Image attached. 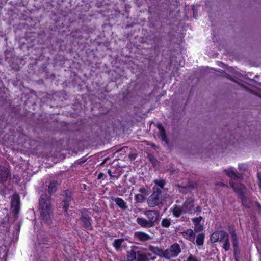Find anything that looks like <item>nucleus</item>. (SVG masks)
<instances>
[{
	"label": "nucleus",
	"instance_id": "6",
	"mask_svg": "<svg viewBox=\"0 0 261 261\" xmlns=\"http://www.w3.org/2000/svg\"><path fill=\"white\" fill-rule=\"evenodd\" d=\"M20 208V199L18 194H14L11 198L10 210L13 213L15 219L17 217Z\"/></svg>",
	"mask_w": 261,
	"mask_h": 261
},
{
	"label": "nucleus",
	"instance_id": "8",
	"mask_svg": "<svg viewBox=\"0 0 261 261\" xmlns=\"http://www.w3.org/2000/svg\"><path fill=\"white\" fill-rule=\"evenodd\" d=\"M229 184L234 191L237 193L240 197L244 196L245 187L241 184H236L233 181V180H229Z\"/></svg>",
	"mask_w": 261,
	"mask_h": 261
},
{
	"label": "nucleus",
	"instance_id": "10",
	"mask_svg": "<svg viewBox=\"0 0 261 261\" xmlns=\"http://www.w3.org/2000/svg\"><path fill=\"white\" fill-rule=\"evenodd\" d=\"M80 220H81L83 227L90 230L92 229L91 219L88 214L82 213Z\"/></svg>",
	"mask_w": 261,
	"mask_h": 261
},
{
	"label": "nucleus",
	"instance_id": "29",
	"mask_svg": "<svg viewBox=\"0 0 261 261\" xmlns=\"http://www.w3.org/2000/svg\"><path fill=\"white\" fill-rule=\"evenodd\" d=\"M145 199L144 196L142 194H136L135 199L137 202H142Z\"/></svg>",
	"mask_w": 261,
	"mask_h": 261
},
{
	"label": "nucleus",
	"instance_id": "3",
	"mask_svg": "<svg viewBox=\"0 0 261 261\" xmlns=\"http://www.w3.org/2000/svg\"><path fill=\"white\" fill-rule=\"evenodd\" d=\"M194 199L190 197L186 199L181 206L175 205L172 209L173 216L179 218L182 214H192L194 207Z\"/></svg>",
	"mask_w": 261,
	"mask_h": 261
},
{
	"label": "nucleus",
	"instance_id": "34",
	"mask_svg": "<svg viewBox=\"0 0 261 261\" xmlns=\"http://www.w3.org/2000/svg\"><path fill=\"white\" fill-rule=\"evenodd\" d=\"M176 186L180 188L179 192L182 194H186L188 192V189L187 187H181L179 185H177Z\"/></svg>",
	"mask_w": 261,
	"mask_h": 261
},
{
	"label": "nucleus",
	"instance_id": "36",
	"mask_svg": "<svg viewBox=\"0 0 261 261\" xmlns=\"http://www.w3.org/2000/svg\"><path fill=\"white\" fill-rule=\"evenodd\" d=\"M255 204L257 207V211H258V213L261 215V205L257 201H255Z\"/></svg>",
	"mask_w": 261,
	"mask_h": 261
},
{
	"label": "nucleus",
	"instance_id": "9",
	"mask_svg": "<svg viewBox=\"0 0 261 261\" xmlns=\"http://www.w3.org/2000/svg\"><path fill=\"white\" fill-rule=\"evenodd\" d=\"M139 248L136 246H132L130 249L127 252V261H134L137 259Z\"/></svg>",
	"mask_w": 261,
	"mask_h": 261
},
{
	"label": "nucleus",
	"instance_id": "7",
	"mask_svg": "<svg viewBox=\"0 0 261 261\" xmlns=\"http://www.w3.org/2000/svg\"><path fill=\"white\" fill-rule=\"evenodd\" d=\"M228 234L224 230H219L213 232L210 237L212 243L223 242L224 240Z\"/></svg>",
	"mask_w": 261,
	"mask_h": 261
},
{
	"label": "nucleus",
	"instance_id": "11",
	"mask_svg": "<svg viewBox=\"0 0 261 261\" xmlns=\"http://www.w3.org/2000/svg\"><path fill=\"white\" fill-rule=\"evenodd\" d=\"M224 172L228 177L231 178L230 180L242 178V175L237 171H235L232 167L224 170Z\"/></svg>",
	"mask_w": 261,
	"mask_h": 261
},
{
	"label": "nucleus",
	"instance_id": "33",
	"mask_svg": "<svg viewBox=\"0 0 261 261\" xmlns=\"http://www.w3.org/2000/svg\"><path fill=\"white\" fill-rule=\"evenodd\" d=\"M238 169L240 171H245L247 170V166L245 164H241L239 165Z\"/></svg>",
	"mask_w": 261,
	"mask_h": 261
},
{
	"label": "nucleus",
	"instance_id": "4",
	"mask_svg": "<svg viewBox=\"0 0 261 261\" xmlns=\"http://www.w3.org/2000/svg\"><path fill=\"white\" fill-rule=\"evenodd\" d=\"M152 194L148 197L147 203L148 206L153 208L162 204V191L159 187H154Z\"/></svg>",
	"mask_w": 261,
	"mask_h": 261
},
{
	"label": "nucleus",
	"instance_id": "18",
	"mask_svg": "<svg viewBox=\"0 0 261 261\" xmlns=\"http://www.w3.org/2000/svg\"><path fill=\"white\" fill-rule=\"evenodd\" d=\"M157 128L160 130V135L162 141L165 142L167 144L168 143V140L167 138L165 130L161 124H157Z\"/></svg>",
	"mask_w": 261,
	"mask_h": 261
},
{
	"label": "nucleus",
	"instance_id": "47",
	"mask_svg": "<svg viewBox=\"0 0 261 261\" xmlns=\"http://www.w3.org/2000/svg\"><path fill=\"white\" fill-rule=\"evenodd\" d=\"M107 161V159H105L100 164L101 165H103Z\"/></svg>",
	"mask_w": 261,
	"mask_h": 261
},
{
	"label": "nucleus",
	"instance_id": "16",
	"mask_svg": "<svg viewBox=\"0 0 261 261\" xmlns=\"http://www.w3.org/2000/svg\"><path fill=\"white\" fill-rule=\"evenodd\" d=\"M150 256L149 253H144L139 250L136 261H149Z\"/></svg>",
	"mask_w": 261,
	"mask_h": 261
},
{
	"label": "nucleus",
	"instance_id": "28",
	"mask_svg": "<svg viewBox=\"0 0 261 261\" xmlns=\"http://www.w3.org/2000/svg\"><path fill=\"white\" fill-rule=\"evenodd\" d=\"M155 185L163 189L165 186V181L163 179L155 180L154 181Z\"/></svg>",
	"mask_w": 261,
	"mask_h": 261
},
{
	"label": "nucleus",
	"instance_id": "15",
	"mask_svg": "<svg viewBox=\"0 0 261 261\" xmlns=\"http://www.w3.org/2000/svg\"><path fill=\"white\" fill-rule=\"evenodd\" d=\"M230 234L232 239V244L233 247L234 254L236 255L238 251V237L234 230L230 232Z\"/></svg>",
	"mask_w": 261,
	"mask_h": 261
},
{
	"label": "nucleus",
	"instance_id": "41",
	"mask_svg": "<svg viewBox=\"0 0 261 261\" xmlns=\"http://www.w3.org/2000/svg\"><path fill=\"white\" fill-rule=\"evenodd\" d=\"M257 177L258 179V185H259V188L261 189V175L259 174H258Z\"/></svg>",
	"mask_w": 261,
	"mask_h": 261
},
{
	"label": "nucleus",
	"instance_id": "1",
	"mask_svg": "<svg viewBox=\"0 0 261 261\" xmlns=\"http://www.w3.org/2000/svg\"><path fill=\"white\" fill-rule=\"evenodd\" d=\"M39 209L41 219L47 222L50 219L52 211L50 197L46 194H43L40 196Z\"/></svg>",
	"mask_w": 261,
	"mask_h": 261
},
{
	"label": "nucleus",
	"instance_id": "40",
	"mask_svg": "<svg viewBox=\"0 0 261 261\" xmlns=\"http://www.w3.org/2000/svg\"><path fill=\"white\" fill-rule=\"evenodd\" d=\"M86 161H87L86 159H85V160L81 159L77 161V164L79 165H82V164H84V163H85L86 162Z\"/></svg>",
	"mask_w": 261,
	"mask_h": 261
},
{
	"label": "nucleus",
	"instance_id": "14",
	"mask_svg": "<svg viewBox=\"0 0 261 261\" xmlns=\"http://www.w3.org/2000/svg\"><path fill=\"white\" fill-rule=\"evenodd\" d=\"M9 217L7 215L2 220L0 224V231L8 232L9 229Z\"/></svg>",
	"mask_w": 261,
	"mask_h": 261
},
{
	"label": "nucleus",
	"instance_id": "26",
	"mask_svg": "<svg viewBox=\"0 0 261 261\" xmlns=\"http://www.w3.org/2000/svg\"><path fill=\"white\" fill-rule=\"evenodd\" d=\"M161 224L163 227L168 228L171 224V220L170 218H164L162 220Z\"/></svg>",
	"mask_w": 261,
	"mask_h": 261
},
{
	"label": "nucleus",
	"instance_id": "43",
	"mask_svg": "<svg viewBox=\"0 0 261 261\" xmlns=\"http://www.w3.org/2000/svg\"><path fill=\"white\" fill-rule=\"evenodd\" d=\"M226 77L227 78L229 79L230 80H231V81H232L235 82V81H234V79H233V77H231L229 75H228V74H226Z\"/></svg>",
	"mask_w": 261,
	"mask_h": 261
},
{
	"label": "nucleus",
	"instance_id": "46",
	"mask_svg": "<svg viewBox=\"0 0 261 261\" xmlns=\"http://www.w3.org/2000/svg\"><path fill=\"white\" fill-rule=\"evenodd\" d=\"M108 172L109 175L110 176H111V177H112V176H113V175H112V174H111V170H109L108 171Z\"/></svg>",
	"mask_w": 261,
	"mask_h": 261
},
{
	"label": "nucleus",
	"instance_id": "48",
	"mask_svg": "<svg viewBox=\"0 0 261 261\" xmlns=\"http://www.w3.org/2000/svg\"><path fill=\"white\" fill-rule=\"evenodd\" d=\"M193 16L195 18H196V14H195L194 12L193 13Z\"/></svg>",
	"mask_w": 261,
	"mask_h": 261
},
{
	"label": "nucleus",
	"instance_id": "20",
	"mask_svg": "<svg viewBox=\"0 0 261 261\" xmlns=\"http://www.w3.org/2000/svg\"><path fill=\"white\" fill-rule=\"evenodd\" d=\"M149 250L158 255L164 257V250L158 247L150 245L149 246Z\"/></svg>",
	"mask_w": 261,
	"mask_h": 261
},
{
	"label": "nucleus",
	"instance_id": "21",
	"mask_svg": "<svg viewBox=\"0 0 261 261\" xmlns=\"http://www.w3.org/2000/svg\"><path fill=\"white\" fill-rule=\"evenodd\" d=\"M57 185L58 183L55 180L51 181L48 185L47 191L50 195L54 193L57 191Z\"/></svg>",
	"mask_w": 261,
	"mask_h": 261
},
{
	"label": "nucleus",
	"instance_id": "23",
	"mask_svg": "<svg viewBox=\"0 0 261 261\" xmlns=\"http://www.w3.org/2000/svg\"><path fill=\"white\" fill-rule=\"evenodd\" d=\"M124 241V239H118L114 241L113 245L117 251H119L121 249L122 243Z\"/></svg>",
	"mask_w": 261,
	"mask_h": 261
},
{
	"label": "nucleus",
	"instance_id": "13",
	"mask_svg": "<svg viewBox=\"0 0 261 261\" xmlns=\"http://www.w3.org/2000/svg\"><path fill=\"white\" fill-rule=\"evenodd\" d=\"M134 237L136 240L144 242L151 239V237L147 233L142 231H137L134 233Z\"/></svg>",
	"mask_w": 261,
	"mask_h": 261
},
{
	"label": "nucleus",
	"instance_id": "32",
	"mask_svg": "<svg viewBox=\"0 0 261 261\" xmlns=\"http://www.w3.org/2000/svg\"><path fill=\"white\" fill-rule=\"evenodd\" d=\"M202 219V217L201 216H200L197 218H194L192 219V222L194 223V225L196 224H199L200 221Z\"/></svg>",
	"mask_w": 261,
	"mask_h": 261
},
{
	"label": "nucleus",
	"instance_id": "12",
	"mask_svg": "<svg viewBox=\"0 0 261 261\" xmlns=\"http://www.w3.org/2000/svg\"><path fill=\"white\" fill-rule=\"evenodd\" d=\"M10 172L6 167L0 166V183H4L7 180Z\"/></svg>",
	"mask_w": 261,
	"mask_h": 261
},
{
	"label": "nucleus",
	"instance_id": "37",
	"mask_svg": "<svg viewBox=\"0 0 261 261\" xmlns=\"http://www.w3.org/2000/svg\"><path fill=\"white\" fill-rule=\"evenodd\" d=\"M139 191L142 194L146 195L147 194V190L144 188H141L139 189Z\"/></svg>",
	"mask_w": 261,
	"mask_h": 261
},
{
	"label": "nucleus",
	"instance_id": "24",
	"mask_svg": "<svg viewBox=\"0 0 261 261\" xmlns=\"http://www.w3.org/2000/svg\"><path fill=\"white\" fill-rule=\"evenodd\" d=\"M204 234L203 233L197 235L196 240V243L197 245L201 246L204 243Z\"/></svg>",
	"mask_w": 261,
	"mask_h": 261
},
{
	"label": "nucleus",
	"instance_id": "30",
	"mask_svg": "<svg viewBox=\"0 0 261 261\" xmlns=\"http://www.w3.org/2000/svg\"><path fill=\"white\" fill-rule=\"evenodd\" d=\"M194 225H195L194 231L196 232L201 231L202 230H203V229L204 228L203 225H201L200 224H199Z\"/></svg>",
	"mask_w": 261,
	"mask_h": 261
},
{
	"label": "nucleus",
	"instance_id": "38",
	"mask_svg": "<svg viewBox=\"0 0 261 261\" xmlns=\"http://www.w3.org/2000/svg\"><path fill=\"white\" fill-rule=\"evenodd\" d=\"M187 261H198L196 257H194L192 255H190L187 258Z\"/></svg>",
	"mask_w": 261,
	"mask_h": 261
},
{
	"label": "nucleus",
	"instance_id": "25",
	"mask_svg": "<svg viewBox=\"0 0 261 261\" xmlns=\"http://www.w3.org/2000/svg\"><path fill=\"white\" fill-rule=\"evenodd\" d=\"M223 248L225 250V251H227L230 249V244L229 240V236L228 234L227 236V237L225 238V239L223 241Z\"/></svg>",
	"mask_w": 261,
	"mask_h": 261
},
{
	"label": "nucleus",
	"instance_id": "5",
	"mask_svg": "<svg viewBox=\"0 0 261 261\" xmlns=\"http://www.w3.org/2000/svg\"><path fill=\"white\" fill-rule=\"evenodd\" d=\"M181 252L180 245L178 243H174L169 248L164 250V257L166 259H170L172 257H176Z\"/></svg>",
	"mask_w": 261,
	"mask_h": 261
},
{
	"label": "nucleus",
	"instance_id": "27",
	"mask_svg": "<svg viewBox=\"0 0 261 261\" xmlns=\"http://www.w3.org/2000/svg\"><path fill=\"white\" fill-rule=\"evenodd\" d=\"M242 202V205L246 208H250V202L248 201V200L245 198L244 196L243 197H242L240 198Z\"/></svg>",
	"mask_w": 261,
	"mask_h": 261
},
{
	"label": "nucleus",
	"instance_id": "19",
	"mask_svg": "<svg viewBox=\"0 0 261 261\" xmlns=\"http://www.w3.org/2000/svg\"><path fill=\"white\" fill-rule=\"evenodd\" d=\"M183 236L190 241H194L195 239V234L192 229H188L182 233Z\"/></svg>",
	"mask_w": 261,
	"mask_h": 261
},
{
	"label": "nucleus",
	"instance_id": "44",
	"mask_svg": "<svg viewBox=\"0 0 261 261\" xmlns=\"http://www.w3.org/2000/svg\"><path fill=\"white\" fill-rule=\"evenodd\" d=\"M217 185H219V186H222V187L227 186L225 184H224L223 182H219L217 184Z\"/></svg>",
	"mask_w": 261,
	"mask_h": 261
},
{
	"label": "nucleus",
	"instance_id": "39",
	"mask_svg": "<svg viewBox=\"0 0 261 261\" xmlns=\"http://www.w3.org/2000/svg\"><path fill=\"white\" fill-rule=\"evenodd\" d=\"M202 211L201 207L199 206H197L195 209H193V212L194 213H200Z\"/></svg>",
	"mask_w": 261,
	"mask_h": 261
},
{
	"label": "nucleus",
	"instance_id": "42",
	"mask_svg": "<svg viewBox=\"0 0 261 261\" xmlns=\"http://www.w3.org/2000/svg\"><path fill=\"white\" fill-rule=\"evenodd\" d=\"M46 242H48V240L47 239H45L44 241H41V242H39V244L41 245V244H46Z\"/></svg>",
	"mask_w": 261,
	"mask_h": 261
},
{
	"label": "nucleus",
	"instance_id": "22",
	"mask_svg": "<svg viewBox=\"0 0 261 261\" xmlns=\"http://www.w3.org/2000/svg\"><path fill=\"white\" fill-rule=\"evenodd\" d=\"M116 204L121 209L125 210L127 208L126 203L120 198H116L115 199Z\"/></svg>",
	"mask_w": 261,
	"mask_h": 261
},
{
	"label": "nucleus",
	"instance_id": "2",
	"mask_svg": "<svg viewBox=\"0 0 261 261\" xmlns=\"http://www.w3.org/2000/svg\"><path fill=\"white\" fill-rule=\"evenodd\" d=\"M144 214L148 219L147 220L144 218H137L136 219L137 223L141 227L144 228L153 227L159 218V211L151 210H146L144 212Z\"/></svg>",
	"mask_w": 261,
	"mask_h": 261
},
{
	"label": "nucleus",
	"instance_id": "35",
	"mask_svg": "<svg viewBox=\"0 0 261 261\" xmlns=\"http://www.w3.org/2000/svg\"><path fill=\"white\" fill-rule=\"evenodd\" d=\"M148 159L153 164H155L157 160L155 158V157L151 154H148Z\"/></svg>",
	"mask_w": 261,
	"mask_h": 261
},
{
	"label": "nucleus",
	"instance_id": "17",
	"mask_svg": "<svg viewBox=\"0 0 261 261\" xmlns=\"http://www.w3.org/2000/svg\"><path fill=\"white\" fill-rule=\"evenodd\" d=\"M65 197L64 199L63 202V208L65 211H66L68 208L69 206V202H71V192L69 191H65Z\"/></svg>",
	"mask_w": 261,
	"mask_h": 261
},
{
	"label": "nucleus",
	"instance_id": "49",
	"mask_svg": "<svg viewBox=\"0 0 261 261\" xmlns=\"http://www.w3.org/2000/svg\"><path fill=\"white\" fill-rule=\"evenodd\" d=\"M173 261H180V259H175V260H174Z\"/></svg>",
	"mask_w": 261,
	"mask_h": 261
},
{
	"label": "nucleus",
	"instance_id": "45",
	"mask_svg": "<svg viewBox=\"0 0 261 261\" xmlns=\"http://www.w3.org/2000/svg\"><path fill=\"white\" fill-rule=\"evenodd\" d=\"M218 65L222 67H224L225 66V65L222 62H219Z\"/></svg>",
	"mask_w": 261,
	"mask_h": 261
},
{
	"label": "nucleus",
	"instance_id": "31",
	"mask_svg": "<svg viewBox=\"0 0 261 261\" xmlns=\"http://www.w3.org/2000/svg\"><path fill=\"white\" fill-rule=\"evenodd\" d=\"M7 253L5 250H3V253H0V261H6L7 258Z\"/></svg>",
	"mask_w": 261,
	"mask_h": 261
}]
</instances>
